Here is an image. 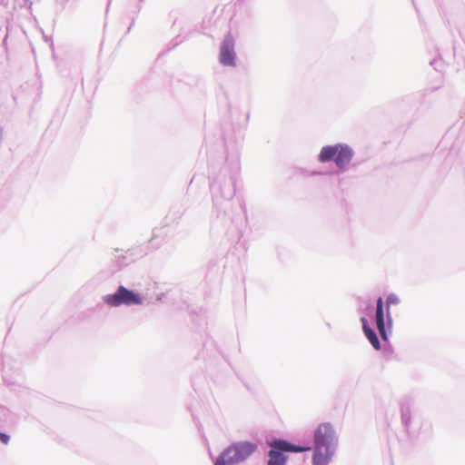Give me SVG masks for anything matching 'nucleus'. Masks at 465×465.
<instances>
[{"label":"nucleus","instance_id":"1","mask_svg":"<svg viewBox=\"0 0 465 465\" xmlns=\"http://www.w3.org/2000/svg\"><path fill=\"white\" fill-rule=\"evenodd\" d=\"M338 437L331 423L320 424L313 434L312 465H328L336 451Z\"/></svg>","mask_w":465,"mask_h":465},{"label":"nucleus","instance_id":"2","mask_svg":"<svg viewBox=\"0 0 465 465\" xmlns=\"http://www.w3.org/2000/svg\"><path fill=\"white\" fill-rule=\"evenodd\" d=\"M258 449L255 442L237 441L227 447L217 458L214 465H233L244 462Z\"/></svg>","mask_w":465,"mask_h":465},{"label":"nucleus","instance_id":"3","mask_svg":"<svg viewBox=\"0 0 465 465\" xmlns=\"http://www.w3.org/2000/svg\"><path fill=\"white\" fill-rule=\"evenodd\" d=\"M353 156L352 149L343 143L323 146L318 155L321 163L334 161L337 167L344 170Z\"/></svg>","mask_w":465,"mask_h":465},{"label":"nucleus","instance_id":"4","mask_svg":"<svg viewBox=\"0 0 465 465\" xmlns=\"http://www.w3.org/2000/svg\"><path fill=\"white\" fill-rule=\"evenodd\" d=\"M271 450L268 452L267 465H284L287 457L284 452H302L312 450L311 446H300L284 440H275L270 443Z\"/></svg>","mask_w":465,"mask_h":465},{"label":"nucleus","instance_id":"5","mask_svg":"<svg viewBox=\"0 0 465 465\" xmlns=\"http://www.w3.org/2000/svg\"><path fill=\"white\" fill-rule=\"evenodd\" d=\"M103 300L111 307L140 305L143 303V299L139 294L123 285L119 286L114 293L104 296Z\"/></svg>","mask_w":465,"mask_h":465},{"label":"nucleus","instance_id":"6","mask_svg":"<svg viewBox=\"0 0 465 465\" xmlns=\"http://www.w3.org/2000/svg\"><path fill=\"white\" fill-rule=\"evenodd\" d=\"M219 62L223 66L234 67L236 65L235 41L232 35H227L222 42Z\"/></svg>","mask_w":465,"mask_h":465},{"label":"nucleus","instance_id":"7","mask_svg":"<svg viewBox=\"0 0 465 465\" xmlns=\"http://www.w3.org/2000/svg\"><path fill=\"white\" fill-rule=\"evenodd\" d=\"M376 325L383 341L388 340V333L385 327L383 301L379 297L376 303Z\"/></svg>","mask_w":465,"mask_h":465},{"label":"nucleus","instance_id":"8","mask_svg":"<svg viewBox=\"0 0 465 465\" xmlns=\"http://www.w3.org/2000/svg\"><path fill=\"white\" fill-rule=\"evenodd\" d=\"M401 414L402 423L411 436H415L416 433L411 430V405L409 401H403L401 404Z\"/></svg>","mask_w":465,"mask_h":465},{"label":"nucleus","instance_id":"9","mask_svg":"<svg viewBox=\"0 0 465 465\" xmlns=\"http://www.w3.org/2000/svg\"><path fill=\"white\" fill-rule=\"evenodd\" d=\"M361 322H362V329H363L366 338L369 340V341L371 342V344L373 346V348L375 350H380L381 344H380V341H379V338H378L375 331L369 326L368 321L364 317L361 318Z\"/></svg>","mask_w":465,"mask_h":465},{"label":"nucleus","instance_id":"10","mask_svg":"<svg viewBox=\"0 0 465 465\" xmlns=\"http://www.w3.org/2000/svg\"><path fill=\"white\" fill-rule=\"evenodd\" d=\"M386 302H387V320H388L389 327L391 328V317L390 314V305L391 304H398L400 302V300L396 294L391 293L388 295Z\"/></svg>","mask_w":465,"mask_h":465},{"label":"nucleus","instance_id":"11","mask_svg":"<svg viewBox=\"0 0 465 465\" xmlns=\"http://www.w3.org/2000/svg\"><path fill=\"white\" fill-rule=\"evenodd\" d=\"M9 436L5 433H3V432H0V440L5 443V444H7L9 442Z\"/></svg>","mask_w":465,"mask_h":465}]
</instances>
